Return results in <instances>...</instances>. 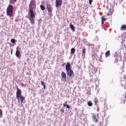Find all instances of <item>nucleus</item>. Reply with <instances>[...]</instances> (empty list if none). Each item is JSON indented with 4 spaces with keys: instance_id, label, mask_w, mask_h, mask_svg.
Segmentation results:
<instances>
[{
    "instance_id": "nucleus-30",
    "label": "nucleus",
    "mask_w": 126,
    "mask_h": 126,
    "mask_svg": "<svg viewBox=\"0 0 126 126\" xmlns=\"http://www.w3.org/2000/svg\"><path fill=\"white\" fill-rule=\"evenodd\" d=\"M62 65H63V66H64V64H63Z\"/></svg>"
},
{
    "instance_id": "nucleus-3",
    "label": "nucleus",
    "mask_w": 126,
    "mask_h": 126,
    "mask_svg": "<svg viewBox=\"0 0 126 126\" xmlns=\"http://www.w3.org/2000/svg\"><path fill=\"white\" fill-rule=\"evenodd\" d=\"M6 14L8 16H12L13 14V6L9 4L6 8Z\"/></svg>"
},
{
    "instance_id": "nucleus-20",
    "label": "nucleus",
    "mask_w": 126,
    "mask_h": 126,
    "mask_svg": "<svg viewBox=\"0 0 126 126\" xmlns=\"http://www.w3.org/2000/svg\"><path fill=\"white\" fill-rule=\"evenodd\" d=\"M40 7L41 10H42V11L45 10V9H46V7H45V6H44L43 5H40Z\"/></svg>"
},
{
    "instance_id": "nucleus-22",
    "label": "nucleus",
    "mask_w": 126,
    "mask_h": 126,
    "mask_svg": "<svg viewBox=\"0 0 126 126\" xmlns=\"http://www.w3.org/2000/svg\"><path fill=\"white\" fill-rule=\"evenodd\" d=\"M94 102L95 105H97V104H98V102H99V100L98 99H97L96 98H94Z\"/></svg>"
},
{
    "instance_id": "nucleus-10",
    "label": "nucleus",
    "mask_w": 126,
    "mask_h": 126,
    "mask_svg": "<svg viewBox=\"0 0 126 126\" xmlns=\"http://www.w3.org/2000/svg\"><path fill=\"white\" fill-rule=\"evenodd\" d=\"M62 77L63 80H66V74L64 72H62Z\"/></svg>"
},
{
    "instance_id": "nucleus-11",
    "label": "nucleus",
    "mask_w": 126,
    "mask_h": 126,
    "mask_svg": "<svg viewBox=\"0 0 126 126\" xmlns=\"http://www.w3.org/2000/svg\"><path fill=\"white\" fill-rule=\"evenodd\" d=\"M93 120L94 123H97L98 122V120H97V118L96 117V114H94L93 115Z\"/></svg>"
},
{
    "instance_id": "nucleus-23",
    "label": "nucleus",
    "mask_w": 126,
    "mask_h": 126,
    "mask_svg": "<svg viewBox=\"0 0 126 126\" xmlns=\"http://www.w3.org/2000/svg\"><path fill=\"white\" fill-rule=\"evenodd\" d=\"M88 105L89 107H92V106L93 105V103H92V102H91V101H89V102H88Z\"/></svg>"
},
{
    "instance_id": "nucleus-1",
    "label": "nucleus",
    "mask_w": 126,
    "mask_h": 126,
    "mask_svg": "<svg viewBox=\"0 0 126 126\" xmlns=\"http://www.w3.org/2000/svg\"><path fill=\"white\" fill-rule=\"evenodd\" d=\"M36 0H32L29 5V9L30 13L29 20L31 21L32 24H35V17L36 15Z\"/></svg>"
},
{
    "instance_id": "nucleus-7",
    "label": "nucleus",
    "mask_w": 126,
    "mask_h": 126,
    "mask_svg": "<svg viewBox=\"0 0 126 126\" xmlns=\"http://www.w3.org/2000/svg\"><path fill=\"white\" fill-rule=\"evenodd\" d=\"M119 61H122V56L121 55H116L115 62V63H118Z\"/></svg>"
},
{
    "instance_id": "nucleus-26",
    "label": "nucleus",
    "mask_w": 126,
    "mask_h": 126,
    "mask_svg": "<svg viewBox=\"0 0 126 126\" xmlns=\"http://www.w3.org/2000/svg\"><path fill=\"white\" fill-rule=\"evenodd\" d=\"M90 4H92V2H93V0H89Z\"/></svg>"
},
{
    "instance_id": "nucleus-29",
    "label": "nucleus",
    "mask_w": 126,
    "mask_h": 126,
    "mask_svg": "<svg viewBox=\"0 0 126 126\" xmlns=\"http://www.w3.org/2000/svg\"><path fill=\"white\" fill-rule=\"evenodd\" d=\"M13 51V50L12 49L11 50V55H12V52Z\"/></svg>"
},
{
    "instance_id": "nucleus-28",
    "label": "nucleus",
    "mask_w": 126,
    "mask_h": 126,
    "mask_svg": "<svg viewBox=\"0 0 126 126\" xmlns=\"http://www.w3.org/2000/svg\"><path fill=\"white\" fill-rule=\"evenodd\" d=\"M66 107L67 109H69V108H70V107L69 106V105H68V104H66Z\"/></svg>"
},
{
    "instance_id": "nucleus-19",
    "label": "nucleus",
    "mask_w": 126,
    "mask_h": 126,
    "mask_svg": "<svg viewBox=\"0 0 126 126\" xmlns=\"http://www.w3.org/2000/svg\"><path fill=\"white\" fill-rule=\"evenodd\" d=\"M41 85L43 86L44 89H46V85L45 84V83L43 81H41Z\"/></svg>"
},
{
    "instance_id": "nucleus-25",
    "label": "nucleus",
    "mask_w": 126,
    "mask_h": 126,
    "mask_svg": "<svg viewBox=\"0 0 126 126\" xmlns=\"http://www.w3.org/2000/svg\"><path fill=\"white\" fill-rule=\"evenodd\" d=\"M60 112H61V114L64 113V110H63V108H61L60 109Z\"/></svg>"
},
{
    "instance_id": "nucleus-13",
    "label": "nucleus",
    "mask_w": 126,
    "mask_h": 126,
    "mask_svg": "<svg viewBox=\"0 0 126 126\" xmlns=\"http://www.w3.org/2000/svg\"><path fill=\"white\" fill-rule=\"evenodd\" d=\"M70 28L71 30H72V31H73V32H75V27H74V26H73V25H70Z\"/></svg>"
},
{
    "instance_id": "nucleus-9",
    "label": "nucleus",
    "mask_w": 126,
    "mask_h": 126,
    "mask_svg": "<svg viewBox=\"0 0 126 126\" xmlns=\"http://www.w3.org/2000/svg\"><path fill=\"white\" fill-rule=\"evenodd\" d=\"M67 72V75L68 76H72V75H73L74 74V73H73V71L72 70H69L68 71H66Z\"/></svg>"
},
{
    "instance_id": "nucleus-21",
    "label": "nucleus",
    "mask_w": 126,
    "mask_h": 126,
    "mask_svg": "<svg viewBox=\"0 0 126 126\" xmlns=\"http://www.w3.org/2000/svg\"><path fill=\"white\" fill-rule=\"evenodd\" d=\"M11 43H12V44H15V43H16V40L13 38L11 39Z\"/></svg>"
},
{
    "instance_id": "nucleus-5",
    "label": "nucleus",
    "mask_w": 126,
    "mask_h": 126,
    "mask_svg": "<svg viewBox=\"0 0 126 126\" xmlns=\"http://www.w3.org/2000/svg\"><path fill=\"white\" fill-rule=\"evenodd\" d=\"M71 65H70V63L69 62H67L66 64L65 65V70L66 71H68V70H71Z\"/></svg>"
},
{
    "instance_id": "nucleus-27",
    "label": "nucleus",
    "mask_w": 126,
    "mask_h": 126,
    "mask_svg": "<svg viewBox=\"0 0 126 126\" xmlns=\"http://www.w3.org/2000/svg\"><path fill=\"white\" fill-rule=\"evenodd\" d=\"M67 101H66V102H65V103H64V104H63V107H66V105H67Z\"/></svg>"
},
{
    "instance_id": "nucleus-15",
    "label": "nucleus",
    "mask_w": 126,
    "mask_h": 126,
    "mask_svg": "<svg viewBox=\"0 0 126 126\" xmlns=\"http://www.w3.org/2000/svg\"><path fill=\"white\" fill-rule=\"evenodd\" d=\"M105 21H106V18L104 17V16L102 17L101 18V24L103 25L104 23H105Z\"/></svg>"
},
{
    "instance_id": "nucleus-12",
    "label": "nucleus",
    "mask_w": 126,
    "mask_h": 126,
    "mask_svg": "<svg viewBox=\"0 0 126 126\" xmlns=\"http://www.w3.org/2000/svg\"><path fill=\"white\" fill-rule=\"evenodd\" d=\"M120 30H121V31H125V30H126V25H123L122 26H121Z\"/></svg>"
},
{
    "instance_id": "nucleus-6",
    "label": "nucleus",
    "mask_w": 126,
    "mask_h": 126,
    "mask_svg": "<svg viewBox=\"0 0 126 126\" xmlns=\"http://www.w3.org/2000/svg\"><path fill=\"white\" fill-rule=\"evenodd\" d=\"M56 7H58V6H61L62 5V3H63V0H56Z\"/></svg>"
},
{
    "instance_id": "nucleus-14",
    "label": "nucleus",
    "mask_w": 126,
    "mask_h": 126,
    "mask_svg": "<svg viewBox=\"0 0 126 126\" xmlns=\"http://www.w3.org/2000/svg\"><path fill=\"white\" fill-rule=\"evenodd\" d=\"M110 55H111V53L110 52V50L107 51V52L105 53L106 58H108V57H110Z\"/></svg>"
},
{
    "instance_id": "nucleus-24",
    "label": "nucleus",
    "mask_w": 126,
    "mask_h": 126,
    "mask_svg": "<svg viewBox=\"0 0 126 126\" xmlns=\"http://www.w3.org/2000/svg\"><path fill=\"white\" fill-rule=\"evenodd\" d=\"M0 118H2V111L0 109Z\"/></svg>"
},
{
    "instance_id": "nucleus-4",
    "label": "nucleus",
    "mask_w": 126,
    "mask_h": 126,
    "mask_svg": "<svg viewBox=\"0 0 126 126\" xmlns=\"http://www.w3.org/2000/svg\"><path fill=\"white\" fill-rule=\"evenodd\" d=\"M46 9H47L49 15H52V13H53V6L52 5L49 3H47Z\"/></svg>"
},
{
    "instance_id": "nucleus-18",
    "label": "nucleus",
    "mask_w": 126,
    "mask_h": 126,
    "mask_svg": "<svg viewBox=\"0 0 126 126\" xmlns=\"http://www.w3.org/2000/svg\"><path fill=\"white\" fill-rule=\"evenodd\" d=\"M86 54V50L85 49V47L83 49L82 56H85Z\"/></svg>"
},
{
    "instance_id": "nucleus-31",
    "label": "nucleus",
    "mask_w": 126,
    "mask_h": 126,
    "mask_svg": "<svg viewBox=\"0 0 126 126\" xmlns=\"http://www.w3.org/2000/svg\"><path fill=\"white\" fill-rule=\"evenodd\" d=\"M64 64H65V63H64Z\"/></svg>"
},
{
    "instance_id": "nucleus-8",
    "label": "nucleus",
    "mask_w": 126,
    "mask_h": 126,
    "mask_svg": "<svg viewBox=\"0 0 126 126\" xmlns=\"http://www.w3.org/2000/svg\"><path fill=\"white\" fill-rule=\"evenodd\" d=\"M18 47H17L16 48V56L17 57V58H20V57H21V54L20 53V51H19V50H18Z\"/></svg>"
},
{
    "instance_id": "nucleus-17",
    "label": "nucleus",
    "mask_w": 126,
    "mask_h": 126,
    "mask_svg": "<svg viewBox=\"0 0 126 126\" xmlns=\"http://www.w3.org/2000/svg\"><path fill=\"white\" fill-rule=\"evenodd\" d=\"M70 52L72 55H74V53H75V49L74 48H72L71 49Z\"/></svg>"
},
{
    "instance_id": "nucleus-2",
    "label": "nucleus",
    "mask_w": 126,
    "mask_h": 126,
    "mask_svg": "<svg viewBox=\"0 0 126 126\" xmlns=\"http://www.w3.org/2000/svg\"><path fill=\"white\" fill-rule=\"evenodd\" d=\"M21 94H22L21 90H20L18 88V87H17L16 99L18 100V102H19V101H20L21 100V103H23V101L25 100V97L22 96Z\"/></svg>"
},
{
    "instance_id": "nucleus-16",
    "label": "nucleus",
    "mask_w": 126,
    "mask_h": 126,
    "mask_svg": "<svg viewBox=\"0 0 126 126\" xmlns=\"http://www.w3.org/2000/svg\"><path fill=\"white\" fill-rule=\"evenodd\" d=\"M16 1H17V0H10L9 3H10L11 4H14V3H15Z\"/></svg>"
}]
</instances>
